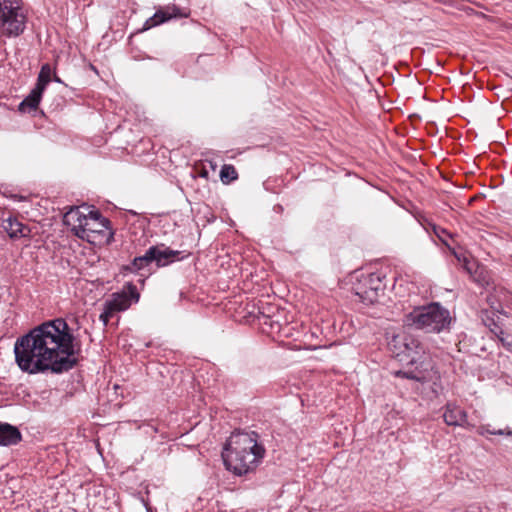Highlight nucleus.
Listing matches in <instances>:
<instances>
[{
  "mask_svg": "<svg viewBox=\"0 0 512 512\" xmlns=\"http://www.w3.org/2000/svg\"><path fill=\"white\" fill-rule=\"evenodd\" d=\"M187 16L188 13L184 9L175 4H169L157 9L154 15L144 22L143 27L138 32H144L172 19L185 18Z\"/></svg>",
  "mask_w": 512,
  "mask_h": 512,
  "instance_id": "423d86ee",
  "label": "nucleus"
},
{
  "mask_svg": "<svg viewBox=\"0 0 512 512\" xmlns=\"http://www.w3.org/2000/svg\"><path fill=\"white\" fill-rule=\"evenodd\" d=\"M149 256H151L156 267H166L174 262L181 261L188 255L183 251L173 250L165 244H157L149 247Z\"/></svg>",
  "mask_w": 512,
  "mask_h": 512,
  "instance_id": "0eeeda50",
  "label": "nucleus"
},
{
  "mask_svg": "<svg viewBox=\"0 0 512 512\" xmlns=\"http://www.w3.org/2000/svg\"><path fill=\"white\" fill-rule=\"evenodd\" d=\"M0 19L3 35L18 36L25 29V16L19 0H0Z\"/></svg>",
  "mask_w": 512,
  "mask_h": 512,
  "instance_id": "39448f33",
  "label": "nucleus"
},
{
  "mask_svg": "<svg viewBox=\"0 0 512 512\" xmlns=\"http://www.w3.org/2000/svg\"><path fill=\"white\" fill-rule=\"evenodd\" d=\"M356 290H370V274L354 287L355 292Z\"/></svg>",
  "mask_w": 512,
  "mask_h": 512,
  "instance_id": "5701e85b",
  "label": "nucleus"
},
{
  "mask_svg": "<svg viewBox=\"0 0 512 512\" xmlns=\"http://www.w3.org/2000/svg\"><path fill=\"white\" fill-rule=\"evenodd\" d=\"M51 77V68L48 64H45L41 67V70L38 75L37 83L35 86L40 87L42 90H45L47 84L50 82Z\"/></svg>",
  "mask_w": 512,
  "mask_h": 512,
  "instance_id": "a211bd4d",
  "label": "nucleus"
},
{
  "mask_svg": "<svg viewBox=\"0 0 512 512\" xmlns=\"http://www.w3.org/2000/svg\"><path fill=\"white\" fill-rule=\"evenodd\" d=\"M153 263L151 256H149V248L145 251L144 255L135 257L130 264L125 266V270L131 273H138L148 268Z\"/></svg>",
  "mask_w": 512,
  "mask_h": 512,
  "instance_id": "2eb2a0df",
  "label": "nucleus"
},
{
  "mask_svg": "<svg viewBox=\"0 0 512 512\" xmlns=\"http://www.w3.org/2000/svg\"><path fill=\"white\" fill-rule=\"evenodd\" d=\"M407 322L427 333H439L448 328L451 317L446 308L434 302L415 308L407 315Z\"/></svg>",
  "mask_w": 512,
  "mask_h": 512,
  "instance_id": "7ed1b4c3",
  "label": "nucleus"
},
{
  "mask_svg": "<svg viewBox=\"0 0 512 512\" xmlns=\"http://www.w3.org/2000/svg\"><path fill=\"white\" fill-rule=\"evenodd\" d=\"M257 436L255 432L232 433L222 451L224 465L229 471L241 476L256 468L265 453Z\"/></svg>",
  "mask_w": 512,
  "mask_h": 512,
  "instance_id": "f03ea898",
  "label": "nucleus"
},
{
  "mask_svg": "<svg viewBox=\"0 0 512 512\" xmlns=\"http://www.w3.org/2000/svg\"><path fill=\"white\" fill-rule=\"evenodd\" d=\"M106 302L115 313L124 311L130 306V300L124 294H113L112 299Z\"/></svg>",
  "mask_w": 512,
  "mask_h": 512,
  "instance_id": "dca6fc26",
  "label": "nucleus"
},
{
  "mask_svg": "<svg viewBox=\"0 0 512 512\" xmlns=\"http://www.w3.org/2000/svg\"><path fill=\"white\" fill-rule=\"evenodd\" d=\"M73 342L74 336L64 319L50 320L17 338L15 361L23 372L29 374L66 372L78 362V350Z\"/></svg>",
  "mask_w": 512,
  "mask_h": 512,
  "instance_id": "f257e3e1",
  "label": "nucleus"
},
{
  "mask_svg": "<svg viewBox=\"0 0 512 512\" xmlns=\"http://www.w3.org/2000/svg\"><path fill=\"white\" fill-rule=\"evenodd\" d=\"M1 226L11 239L29 237L31 233V229L27 225L13 216L3 219Z\"/></svg>",
  "mask_w": 512,
  "mask_h": 512,
  "instance_id": "9b49d317",
  "label": "nucleus"
},
{
  "mask_svg": "<svg viewBox=\"0 0 512 512\" xmlns=\"http://www.w3.org/2000/svg\"><path fill=\"white\" fill-rule=\"evenodd\" d=\"M64 221L72 226V231L77 237L86 240H89V231L93 230L92 224L110 229V221L103 217L99 211H89L88 214H85L78 207L71 208L65 214Z\"/></svg>",
  "mask_w": 512,
  "mask_h": 512,
  "instance_id": "20e7f679",
  "label": "nucleus"
},
{
  "mask_svg": "<svg viewBox=\"0 0 512 512\" xmlns=\"http://www.w3.org/2000/svg\"><path fill=\"white\" fill-rule=\"evenodd\" d=\"M497 337L499 338V341L502 343L503 347L512 352V336L505 335L503 331H500V334L497 335Z\"/></svg>",
  "mask_w": 512,
  "mask_h": 512,
  "instance_id": "412c9836",
  "label": "nucleus"
},
{
  "mask_svg": "<svg viewBox=\"0 0 512 512\" xmlns=\"http://www.w3.org/2000/svg\"><path fill=\"white\" fill-rule=\"evenodd\" d=\"M92 228H93V230L89 231V240L88 241H91V236H92V234H95V233L102 234V233H105L106 231H108L110 237H112V235H113V233L111 232V228L110 229L102 228L101 226H98L97 224H92Z\"/></svg>",
  "mask_w": 512,
  "mask_h": 512,
  "instance_id": "4be33fe9",
  "label": "nucleus"
},
{
  "mask_svg": "<svg viewBox=\"0 0 512 512\" xmlns=\"http://www.w3.org/2000/svg\"><path fill=\"white\" fill-rule=\"evenodd\" d=\"M415 363H417V362L414 360V358H412V359H411V361H410V364H412V365H413V364H415Z\"/></svg>",
  "mask_w": 512,
  "mask_h": 512,
  "instance_id": "a878e982",
  "label": "nucleus"
},
{
  "mask_svg": "<svg viewBox=\"0 0 512 512\" xmlns=\"http://www.w3.org/2000/svg\"><path fill=\"white\" fill-rule=\"evenodd\" d=\"M478 434L485 436L487 434L490 435H512V431H507L505 429H490V425H482L478 428Z\"/></svg>",
  "mask_w": 512,
  "mask_h": 512,
  "instance_id": "6ab92c4d",
  "label": "nucleus"
},
{
  "mask_svg": "<svg viewBox=\"0 0 512 512\" xmlns=\"http://www.w3.org/2000/svg\"><path fill=\"white\" fill-rule=\"evenodd\" d=\"M19 429L8 423H0V445L10 446L21 441Z\"/></svg>",
  "mask_w": 512,
  "mask_h": 512,
  "instance_id": "f8f14e48",
  "label": "nucleus"
},
{
  "mask_svg": "<svg viewBox=\"0 0 512 512\" xmlns=\"http://www.w3.org/2000/svg\"><path fill=\"white\" fill-rule=\"evenodd\" d=\"M384 288L385 285L382 283L381 276L379 274L372 273L370 274V290H356V295L364 304L370 305L379 300Z\"/></svg>",
  "mask_w": 512,
  "mask_h": 512,
  "instance_id": "1a4fd4ad",
  "label": "nucleus"
},
{
  "mask_svg": "<svg viewBox=\"0 0 512 512\" xmlns=\"http://www.w3.org/2000/svg\"><path fill=\"white\" fill-rule=\"evenodd\" d=\"M435 371L433 365L429 360H422L416 366L409 367L405 370H399L395 372L397 377H403L418 382H428L434 377Z\"/></svg>",
  "mask_w": 512,
  "mask_h": 512,
  "instance_id": "6e6552de",
  "label": "nucleus"
},
{
  "mask_svg": "<svg viewBox=\"0 0 512 512\" xmlns=\"http://www.w3.org/2000/svg\"><path fill=\"white\" fill-rule=\"evenodd\" d=\"M43 91L44 90L40 87L35 86L29 95L19 104V110L22 112H25L26 109L36 110L40 103Z\"/></svg>",
  "mask_w": 512,
  "mask_h": 512,
  "instance_id": "4468645a",
  "label": "nucleus"
},
{
  "mask_svg": "<svg viewBox=\"0 0 512 512\" xmlns=\"http://www.w3.org/2000/svg\"><path fill=\"white\" fill-rule=\"evenodd\" d=\"M465 512H482V510L478 506H471Z\"/></svg>",
  "mask_w": 512,
  "mask_h": 512,
  "instance_id": "393cba45",
  "label": "nucleus"
},
{
  "mask_svg": "<svg viewBox=\"0 0 512 512\" xmlns=\"http://www.w3.org/2000/svg\"><path fill=\"white\" fill-rule=\"evenodd\" d=\"M389 345H393L395 349L399 350L397 355L406 353L407 356H410V352H412L413 349L417 347V343L414 339L400 335L394 336Z\"/></svg>",
  "mask_w": 512,
  "mask_h": 512,
  "instance_id": "ddd939ff",
  "label": "nucleus"
},
{
  "mask_svg": "<svg viewBox=\"0 0 512 512\" xmlns=\"http://www.w3.org/2000/svg\"><path fill=\"white\" fill-rule=\"evenodd\" d=\"M443 419L449 426L468 427L466 412L455 404L448 403L445 405Z\"/></svg>",
  "mask_w": 512,
  "mask_h": 512,
  "instance_id": "9d476101",
  "label": "nucleus"
},
{
  "mask_svg": "<svg viewBox=\"0 0 512 512\" xmlns=\"http://www.w3.org/2000/svg\"><path fill=\"white\" fill-rule=\"evenodd\" d=\"M54 79H55L56 82H60V79L57 76H55Z\"/></svg>",
  "mask_w": 512,
  "mask_h": 512,
  "instance_id": "bb28decb",
  "label": "nucleus"
},
{
  "mask_svg": "<svg viewBox=\"0 0 512 512\" xmlns=\"http://www.w3.org/2000/svg\"><path fill=\"white\" fill-rule=\"evenodd\" d=\"M114 314L115 312L111 310L110 306L107 304V302H105L103 311L101 312L99 319L102 321L104 326H106Z\"/></svg>",
  "mask_w": 512,
  "mask_h": 512,
  "instance_id": "aec40b11",
  "label": "nucleus"
},
{
  "mask_svg": "<svg viewBox=\"0 0 512 512\" xmlns=\"http://www.w3.org/2000/svg\"><path fill=\"white\" fill-rule=\"evenodd\" d=\"M433 230H434L435 234L439 237V239L443 242H445L443 235L450 237V234L443 228H438V227L434 226Z\"/></svg>",
  "mask_w": 512,
  "mask_h": 512,
  "instance_id": "b1692460",
  "label": "nucleus"
},
{
  "mask_svg": "<svg viewBox=\"0 0 512 512\" xmlns=\"http://www.w3.org/2000/svg\"><path fill=\"white\" fill-rule=\"evenodd\" d=\"M238 178V173L233 165L224 164L220 170V179L224 184H229L230 182L236 180Z\"/></svg>",
  "mask_w": 512,
  "mask_h": 512,
  "instance_id": "f3484780",
  "label": "nucleus"
}]
</instances>
